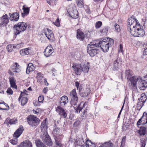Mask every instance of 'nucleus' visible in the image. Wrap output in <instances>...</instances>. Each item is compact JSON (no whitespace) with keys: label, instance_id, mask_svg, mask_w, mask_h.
Instances as JSON below:
<instances>
[{"label":"nucleus","instance_id":"5701e85b","mask_svg":"<svg viewBox=\"0 0 147 147\" xmlns=\"http://www.w3.org/2000/svg\"><path fill=\"white\" fill-rule=\"evenodd\" d=\"M18 147H32V144L30 141L25 140L21 143Z\"/></svg>","mask_w":147,"mask_h":147},{"label":"nucleus","instance_id":"9d476101","mask_svg":"<svg viewBox=\"0 0 147 147\" xmlns=\"http://www.w3.org/2000/svg\"><path fill=\"white\" fill-rule=\"evenodd\" d=\"M69 96L71 98L70 102L71 105H76L78 101V97L76 88L73 89L70 92Z\"/></svg>","mask_w":147,"mask_h":147},{"label":"nucleus","instance_id":"6e6552de","mask_svg":"<svg viewBox=\"0 0 147 147\" xmlns=\"http://www.w3.org/2000/svg\"><path fill=\"white\" fill-rule=\"evenodd\" d=\"M27 122L31 127L36 128L39 124L40 120L34 115H29L26 118Z\"/></svg>","mask_w":147,"mask_h":147},{"label":"nucleus","instance_id":"cd10ccee","mask_svg":"<svg viewBox=\"0 0 147 147\" xmlns=\"http://www.w3.org/2000/svg\"><path fill=\"white\" fill-rule=\"evenodd\" d=\"M35 69V67L33 65V64L31 63H29L27 67L26 70V73L27 74H29L30 71H34Z\"/></svg>","mask_w":147,"mask_h":147},{"label":"nucleus","instance_id":"2f4dec72","mask_svg":"<svg viewBox=\"0 0 147 147\" xmlns=\"http://www.w3.org/2000/svg\"><path fill=\"white\" fill-rule=\"evenodd\" d=\"M17 119H9V118H7L5 122L7 125L9 124L11 125L15 124L17 122Z\"/></svg>","mask_w":147,"mask_h":147},{"label":"nucleus","instance_id":"f8f14e48","mask_svg":"<svg viewBox=\"0 0 147 147\" xmlns=\"http://www.w3.org/2000/svg\"><path fill=\"white\" fill-rule=\"evenodd\" d=\"M79 93L80 96L83 97L88 96L90 93V90L89 88H83L80 86L79 88Z\"/></svg>","mask_w":147,"mask_h":147},{"label":"nucleus","instance_id":"473e14b6","mask_svg":"<svg viewBox=\"0 0 147 147\" xmlns=\"http://www.w3.org/2000/svg\"><path fill=\"white\" fill-rule=\"evenodd\" d=\"M125 74V76L127 78V80L133 76H132L133 72L130 69L126 70Z\"/></svg>","mask_w":147,"mask_h":147},{"label":"nucleus","instance_id":"2eb2a0df","mask_svg":"<svg viewBox=\"0 0 147 147\" xmlns=\"http://www.w3.org/2000/svg\"><path fill=\"white\" fill-rule=\"evenodd\" d=\"M56 111L60 115L61 117L65 118L67 116V114L65 110L60 106H58L56 109Z\"/></svg>","mask_w":147,"mask_h":147},{"label":"nucleus","instance_id":"393cba45","mask_svg":"<svg viewBox=\"0 0 147 147\" xmlns=\"http://www.w3.org/2000/svg\"><path fill=\"white\" fill-rule=\"evenodd\" d=\"M76 36L77 39L80 40H83L84 39L85 35L84 33L79 29L77 30Z\"/></svg>","mask_w":147,"mask_h":147},{"label":"nucleus","instance_id":"423d86ee","mask_svg":"<svg viewBox=\"0 0 147 147\" xmlns=\"http://www.w3.org/2000/svg\"><path fill=\"white\" fill-rule=\"evenodd\" d=\"M27 25L25 22H19L13 26L14 32L15 35L20 34L26 29Z\"/></svg>","mask_w":147,"mask_h":147},{"label":"nucleus","instance_id":"e2e57ef3","mask_svg":"<svg viewBox=\"0 0 147 147\" xmlns=\"http://www.w3.org/2000/svg\"><path fill=\"white\" fill-rule=\"evenodd\" d=\"M48 91V89L47 87L45 88L43 90V92L44 93L46 94L47 93V92Z\"/></svg>","mask_w":147,"mask_h":147},{"label":"nucleus","instance_id":"bb28decb","mask_svg":"<svg viewBox=\"0 0 147 147\" xmlns=\"http://www.w3.org/2000/svg\"><path fill=\"white\" fill-rule=\"evenodd\" d=\"M31 52V49L29 48L22 49L20 51V54L21 55H28Z\"/></svg>","mask_w":147,"mask_h":147},{"label":"nucleus","instance_id":"13d9d810","mask_svg":"<svg viewBox=\"0 0 147 147\" xmlns=\"http://www.w3.org/2000/svg\"><path fill=\"white\" fill-rule=\"evenodd\" d=\"M33 113L34 114H38L41 111V109H37L36 110H33Z\"/></svg>","mask_w":147,"mask_h":147},{"label":"nucleus","instance_id":"ddd939ff","mask_svg":"<svg viewBox=\"0 0 147 147\" xmlns=\"http://www.w3.org/2000/svg\"><path fill=\"white\" fill-rule=\"evenodd\" d=\"M147 123V113L146 112L143 113V115L137 122V126L141 125H144Z\"/></svg>","mask_w":147,"mask_h":147},{"label":"nucleus","instance_id":"37998d69","mask_svg":"<svg viewBox=\"0 0 147 147\" xmlns=\"http://www.w3.org/2000/svg\"><path fill=\"white\" fill-rule=\"evenodd\" d=\"M126 136H125L123 137L121 142V145L119 147H124L125 144Z\"/></svg>","mask_w":147,"mask_h":147},{"label":"nucleus","instance_id":"79ce46f5","mask_svg":"<svg viewBox=\"0 0 147 147\" xmlns=\"http://www.w3.org/2000/svg\"><path fill=\"white\" fill-rule=\"evenodd\" d=\"M109 28L108 27H105L103 29L100 30V32L101 33H102L103 34H107Z\"/></svg>","mask_w":147,"mask_h":147},{"label":"nucleus","instance_id":"3c124183","mask_svg":"<svg viewBox=\"0 0 147 147\" xmlns=\"http://www.w3.org/2000/svg\"><path fill=\"white\" fill-rule=\"evenodd\" d=\"M53 24L59 27L60 26L59 19L58 18L56 20L55 22H53Z\"/></svg>","mask_w":147,"mask_h":147},{"label":"nucleus","instance_id":"9b49d317","mask_svg":"<svg viewBox=\"0 0 147 147\" xmlns=\"http://www.w3.org/2000/svg\"><path fill=\"white\" fill-rule=\"evenodd\" d=\"M147 98L145 93H142L140 97L138 98L136 108L138 111H140L144 105Z\"/></svg>","mask_w":147,"mask_h":147},{"label":"nucleus","instance_id":"ea45409f","mask_svg":"<svg viewBox=\"0 0 147 147\" xmlns=\"http://www.w3.org/2000/svg\"><path fill=\"white\" fill-rule=\"evenodd\" d=\"M86 147H95V144L92 143L91 141L87 140L86 143Z\"/></svg>","mask_w":147,"mask_h":147},{"label":"nucleus","instance_id":"c85d7f7f","mask_svg":"<svg viewBox=\"0 0 147 147\" xmlns=\"http://www.w3.org/2000/svg\"><path fill=\"white\" fill-rule=\"evenodd\" d=\"M0 18L4 26L7 24L8 23L9 19L8 18V16L7 14H6L4 15H3Z\"/></svg>","mask_w":147,"mask_h":147},{"label":"nucleus","instance_id":"e433bc0d","mask_svg":"<svg viewBox=\"0 0 147 147\" xmlns=\"http://www.w3.org/2000/svg\"><path fill=\"white\" fill-rule=\"evenodd\" d=\"M45 52L48 53V55H51L53 52V50L51 47L47 46L45 49Z\"/></svg>","mask_w":147,"mask_h":147},{"label":"nucleus","instance_id":"72a5a7b5","mask_svg":"<svg viewBox=\"0 0 147 147\" xmlns=\"http://www.w3.org/2000/svg\"><path fill=\"white\" fill-rule=\"evenodd\" d=\"M147 88V82L146 81H143L139 86V88L141 90H144Z\"/></svg>","mask_w":147,"mask_h":147},{"label":"nucleus","instance_id":"7ed1b4c3","mask_svg":"<svg viewBox=\"0 0 147 147\" xmlns=\"http://www.w3.org/2000/svg\"><path fill=\"white\" fill-rule=\"evenodd\" d=\"M72 68L76 75H80L82 71L85 73H88L90 67L89 65L86 64L82 66L81 64L74 63Z\"/></svg>","mask_w":147,"mask_h":147},{"label":"nucleus","instance_id":"49530a36","mask_svg":"<svg viewBox=\"0 0 147 147\" xmlns=\"http://www.w3.org/2000/svg\"><path fill=\"white\" fill-rule=\"evenodd\" d=\"M14 48V46L11 45H8L6 48L8 51L9 52H11L13 51Z\"/></svg>","mask_w":147,"mask_h":147},{"label":"nucleus","instance_id":"0e129e2a","mask_svg":"<svg viewBox=\"0 0 147 147\" xmlns=\"http://www.w3.org/2000/svg\"><path fill=\"white\" fill-rule=\"evenodd\" d=\"M85 34L86 37L87 38H89L90 36V33L89 31H88Z\"/></svg>","mask_w":147,"mask_h":147},{"label":"nucleus","instance_id":"c756f323","mask_svg":"<svg viewBox=\"0 0 147 147\" xmlns=\"http://www.w3.org/2000/svg\"><path fill=\"white\" fill-rule=\"evenodd\" d=\"M138 131L140 136H144L147 132L146 128L144 127H141Z\"/></svg>","mask_w":147,"mask_h":147},{"label":"nucleus","instance_id":"338daca9","mask_svg":"<svg viewBox=\"0 0 147 147\" xmlns=\"http://www.w3.org/2000/svg\"><path fill=\"white\" fill-rule=\"evenodd\" d=\"M123 106H124V104L123 105V106H122L121 109V110H120V111L119 114V115L118 116V118H119L120 117V115L121 113V111H122V110L123 107Z\"/></svg>","mask_w":147,"mask_h":147},{"label":"nucleus","instance_id":"7c9ffc66","mask_svg":"<svg viewBox=\"0 0 147 147\" xmlns=\"http://www.w3.org/2000/svg\"><path fill=\"white\" fill-rule=\"evenodd\" d=\"M9 109L8 105L3 101V102H0V110H8Z\"/></svg>","mask_w":147,"mask_h":147},{"label":"nucleus","instance_id":"f3484780","mask_svg":"<svg viewBox=\"0 0 147 147\" xmlns=\"http://www.w3.org/2000/svg\"><path fill=\"white\" fill-rule=\"evenodd\" d=\"M139 78L136 76H134L128 79L127 80L130 82L131 85L132 87L135 88L136 87L137 82Z\"/></svg>","mask_w":147,"mask_h":147},{"label":"nucleus","instance_id":"a19ab883","mask_svg":"<svg viewBox=\"0 0 147 147\" xmlns=\"http://www.w3.org/2000/svg\"><path fill=\"white\" fill-rule=\"evenodd\" d=\"M61 140H59L57 138L55 139V142L57 147H63V145L61 143Z\"/></svg>","mask_w":147,"mask_h":147},{"label":"nucleus","instance_id":"39448f33","mask_svg":"<svg viewBox=\"0 0 147 147\" xmlns=\"http://www.w3.org/2000/svg\"><path fill=\"white\" fill-rule=\"evenodd\" d=\"M99 46V43L91 42L88 44L87 48V52L90 55H96L98 54L99 50L96 48Z\"/></svg>","mask_w":147,"mask_h":147},{"label":"nucleus","instance_id":"a211bd4d","mask_svg":"<svg viewBox=\"0 0 147 147\" xmlns=\"http://www.w3.org/2000/svg\"><path fill=\"white\" fill-rule=\"evenodd\" d=\"M45 34L49 40H53L54 36L51 30L47 28L45 32Z\"/></svg>","mask_w":147,"mask_h":147},{"label":"nucleus","instance_id":"de8ad7c7","mask_svg":"<svg viewBox=\"0 0 147 147\" xmlns=\"http://www.w3.org/2000/svg\"><path fill=\"white\" fill-rule=\"evenodd\" d=\"M44 96L42 95H40L38 98V101L41 103H43L44 100Z\"/></svg>","mask_w":147,"mask_h":147},{"label":"nucleus","instance_id":"f03ea898","mask_svg":"<svg viewBox=\"0 0 147 147\" xmlns=\"http://www.w3.org/2000/svg\"><path fill=\"white\" fill-rule=\"evenodd\" d=\"M40 128L42 132H46L45 135L42 137V141L48 146H50L52 145L53 143L51 139L50 136L47 133L48 127L46 124V119L43 120L42 122Z\"/></svg>","mask_w":147,"mask_h":147},{"label":"nucleus","instance_id":"4c0bfd02","mask_svg":"<svg viewBox=\"0 0 147 147\" xmlns=\"http://www.w3.org/2000/svg\"><path fill=\"white\" fill-rule=\"evenodd\" d=\"M23 9L24 10V13H22V17H24L28 15L29 12V9L28 7H23Z\"/></svg>","mask_w":147,"mask_h":147},{"label":"nucleus","instance_id":"774afa93","mask_svg":"<svg viewBox=\"0 0 147 147\" xmlns=\"http://www.w3.org/2000/svg\"><path fill=\"white\" fill-rule=\"evenodd\" d=\"M8 73L11 75H13L14 74L10 70H9L8 71Z\"/></svg>","mask_w":147,"mask_h":147},{"label":"nucleus","instance_id":"4d7b16f0","mask_svg":"<svg viewBox=\"0 0 147 147\" xmlns=\"http://www.w3.org/2000/svg\"><path fill=\"white\" fill-rule=\"evenodd\" d=\"M144 45L145 47L146 48L144 49L143 55H147V42L146 44H144Z\"/></svg>","mask_w":147,"mask_h":147},{"label":"nucleus","instance_id":"864d4df0","mask_svg":"<svg viewBox=\"0 0 147 147\" xmlns=\"http://www.w3.org/2000/svg\"><path fill=\"white\" fill-rule=\"evenodd\" d=\"M7 93L9 95H12L13 93V91L10 87L8 88L7 91Z\"/></svg>","mask_w":147,"mask_h":147},{"label":"nucleus","instance_id":"8fccbe9b","mask_svg":"<svg viewBox=\"0 0 147 147\" xmlns=\"http://www.w3.org/2000/svg\"><path fill=\"white\" fill-rule=\"evenodd\" d=\"M102 25V22L101 21L97 22L95 24V27L96 29L100 28Z\"/></svg>","mask_w":147,"mask_h":147},{"label":"nucleus","instance_id":"412c9836","mask_svg":"<svg viewBox=\"0 0 147 147\" xmlns=\"http://www.w3.org/2000/svg\"><path fill=\"white\" fill-rule=\"evenodd\" d=\"M13 72L18 73L20 71V66L17 63H13L11 67Z\"/></svg>","mask_w":147,"mask_h":147},{"label":"nucleus","instance_id":"a18cd8bd","mask_svg":"<svg viewBox=\"0 0 147 147\" xmlns=\"http://www.w3.org/2000/svg\"><path fill=\"white\" fill-rule=\"evenodd\" d=\"M77 3L78 6L80 8L83 6V0H77Z\"/></svg>","mask_w":147,"mask_h":147},{"label":"nucleus","instance_id":"b1692460","mask_svg":"<svg viewBox=\"0 0 147 147\" xmlns=\"http://www.w3.org/2000/svg\"><path fill=\"white\" fill-rule=\"evenodd\" d=\"M36 78L37 82L40 84H42L43 82V79L45 78L43 74L40 72L37 73Z\"/></svg>","mask_w":147,"mask_h":147},{"label":"nucleus","instance_id":"09e8293b","mask_svg":"<svg viewBox=\"0 0 147 147\" xmlns=\"http://www.w3.org/2000/svg\"><path fill=\"white\" fill-rule=\"evenodd\" d=\"M81 121L79 120L76 121L73 124V126L77 127H78L81 124Z\"/></svg>","mask_w":147,"mask_h":147},{"label":"nucleus","instance_id":"4468645a","mask_svg":"<svg viewBox=\"0 0 147 147\" xmlns=\"http://www.w3.org/2000/svg\"><path fill=\"white\" fill-rule=\"evenodd\" d=\"M27 94L24 92H21V94L19 98V101L21 102V105L24 106L27 102L28 99L26 97Z\"/></svg>","mask_w":147,"mask_h":147},{"label":"nucleus","instance_id":"dca6fc26","mask_svg":"<svg viewBox=\"0 0 147 147\" xmlns=\"http://www.w3.org/2000/svg\"><path fill=\"white\" fill-rule=\"evenodd\" d=\"M122 64V60L120 58L118 57L114 61L113 67L114 70H117L121 65Z\"/></svg>","mask_w":147,"mask_h":147},{"label":"nucleus","instance_id":"6ab92c4d","mask_svg":"<svg viewBox=\"0 0 147 147\" xmlns=\"http://www.w3.org/2000/svg\"><path fill=\"white\" fill-rule=\"evenodd\" d=\"M86 104V102H81L77 107H74L75 112L76 113H79L83 108L85 107Z\"/></svg>","mask_w":147,"mask_h":147},{"label":"nucleus","instance_id":"680f3d73","mask_svg":"<svg viewBox=\"0 0 147 147\" xmlns=\"http://www.w3.org/2000/svg\"><path fill=\"white\" fill-rule=\"evenodd\" d=\"M86 12L88 14L90 13V10L89 8L87 7L86 9H85Z\"/></svg>","mask_w":147,"mask_h":147},{"label":"nucleus","instance_id":"20e7f679","mask_svg":"<svg viewBox=\"0 0 147 147\" xmlns=\"http://www.w3.org/2000/svg\"><path fill=\"white\" fill-rule=\"evenodd\" d=\"M104 39L102 41L99 42V44L101 48L104 52H107L110 47H111L114 44L113 39L107 38Z\"/></svg>","mask_w":147,"mask_h":147},{"label":"nucleus","instance_id":"69168bd1","mask_svg":"<svg viewBox=\"0 0 147 147\" xmlns=\"http://www.w3.org/2000/svg\"><path fill=\"white\" fill-rule=\"evenodd\" d=\"M44 82L45 85L46 86H47L49 85V84L48 83L47 80L46 78H45L44 79Z\"/></svg>","mask_w":147,"mask_h":147},{"label":"nucleus","instance_id":"f257e3e1","mask_svg":"<svg viewBox=\"0 0 147 147\" xmlns=\"http://www.w3.org/2000/svg\"><path fill=\"white\" fill-rule=\"evenodd\" d=\"M128 25H129V32L134 36L141 37L145 35V32L139 22L132 16L128 20Z\"/></svg>","mask_w":147,"mask_h":147},{"label":"nucleus","instance_id":"c9c22d12","mask_svg":"<svg viewBox=\"0 0 147 147\" xmlns=\"http://www.w3.org/2000/svg\"><path fill=\"white\" fill-rule=\"evenodd\" d=\"M77 144L80 146H84V141L83 139L82 138H80L77 139L76 142Z\"/></svg>","mask_w":147,"mask_h":147},{"label":"nucleus","instance_id":"0eeeda50","mask_svg":"<svg viewBox=\"0 0 147 147\" xmlns=\"http://www.w3.org/2000/svg\"><path fill=\"white\" fill-rule=\"evenodd\" d=\"M24 130V128L22 125H20L18 129L14 132L13 137L15 138L12 139L10 140V142L13 145H16L18 143V138L22 133Z\"/></svg>","mask_w":147,"mask_h":147},{"label":"nucleus","instance_id":"f704fd0d","mask_svg":"<svg viewBox=\"0 0 147 147\" xmlns=\"http://www.w3.org/2000/svg\"><path fill=\"white\" fill-rule=\"evenodd\" d=\"M113 144L111 141L104 143L100 147H113Z\"/></svg>","mask_w":147,"mask_h":147},{"label":"nucleus","instance_id":"aec40b11","mask_svg":"<svg viewBox=\"0 0 147 147\" xmlns=\"http://www.w3.org/2000/svg\"><path fill=\"white\" fill-rule=\"evenodd\" d=\"M69 101L68 98L65 95L63 96L59 100V104L62 106L66 105Z\"/></svg>","mask_w":147,"mask_h":147},{"label":"nucleus","instance_id":"1a4fd4ad","mask_svg":"<svg viewBox=\"0 0 147 147\" xmlns=\"http://www.w3.org/2000/svg\"><path fill=\"white\" fill-rule=\"evenodd\" d=\"M67 12L70 16L72 18H76L78 17V12L76 8L75 5L71 4L67 9Z\"/></svg>","mask_w":147,"mask_h":147},{"label":"nucleus","instance_id":"c03bdc74","mask_svg":"<svg viewBox=\"0 0 147 147\" xmlns=\"http://www.w3.org/2000/svg\"><path fill=\"white\" fill-rule=\"evenodd\" d=\"M114 27L115 28V31L117 32H119L121 30L119 26L117 24L115 23L114 24Z\"/></svg>","mask_w":147,"mask_h":147},{"label":"nucleus","instance_id":"5fc2aeb1","mask_svg":"<svg viewBox=\"0 0 147 147\" xmlns=\"http://www.w3.org/2000/svg\"><path fill=\"white\" fill-rule=\"evenodd\" d=\"M123 47L121 44H120L119 45V54L120 53H121V54H120V55H123Z\"/></svg>","mask_w":147,"mask_h":147},{"label":"nucleus","instance_id":"052dcab7","mask_svg":"<svg viewBox=\"0 0 147 147\" xmlns=\"http://www.w3.org/2000/svg\"><path fill=\"white\" fill-rule=\"evenodd\" d=\"M59 129L57 127L55 128L53 131V132L55 134H57L58 133V130Z\"/></svg>","mask_w":147,"mask_h":147},{"label":"nucleus","instance_id":"6e6d98bb","mask_svg":"<svg viewBox=\"0 0 147 147\" xmlns=\"http://www.w3.org/2000/svg\"><path fill=\"white\" fill-rule=\"evenodd\" d=\"M38 101L34 100L33 102V104L34 105L35 107L40 106L41 104Z\"/></svg>","mask_w":147,"mask_h":147},{"label":"nucleus","instance_id":"a878e982","mask_svg":"<svg viewBox=\"0 0 147 147\" xmlns=\"http://www.w3.org/2000/svg\"><path fill=\"white\" fill-rule=\"evenodd\" d=\"M10 19L11 21H17L19 17V14L17 13H14L11 14L9 13Z\"/></svg>","mask_w":147,"mask_h":147},{"label":"nucleus","instance_id":"4be33fe9","mask_svg":"<svg viewBox=\"0 0 147 147\" xmlns=\"http://www.w3.org/2000/svg\"><path fill=\"white\" fill-rule=\"evenodd\" d=\"M10 86L13 88L17 89V86L16 84V81L13 77H10L9 78Z\"/></svg>","mask_w":147,"mask_h":147},{"label":"nucleus","instance_id":"603ef678","mask_svg":"<svg viewBox=\"0 0 147 147\" xmlns=\"http://www.w3.org/2000/svg\"><path fill=\"white\" fill-rule=\"evenodd\" d=\"M87 109H85L81 114V116L83 117H86V114L87 112Z\"/></svg>","mask_w":147,"mask_h":147},{"label":"nucleus","instance_id":"bf43d9fd","mask_svg":"<svg viewBox=\"0 0 147 147\" xmlns=\"http://www.w3.org/2000/svg\"><path fill=\"white\" fill-rule=\"evenodd\" d=\"M23 45L22 43L18 44L16 45V47L18 49H19L23 46Z\"/></svg>","mask_w":147,"mask_h":147},{"label":"nucleus","instance_id":"58836bf2","mask_svg":"<svg viewBox=\"0 0 147 147\" xmlns=\"http://www.w3.org/2000/svg\"><path fill=\"white\" fill-rule=\"evenodd\" d=\"M36 144L37 147H47L46 146L39 140L36 141Z\"/></svg>","mask_w":147,"mask_h":147}]
</instances>
